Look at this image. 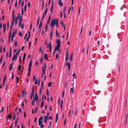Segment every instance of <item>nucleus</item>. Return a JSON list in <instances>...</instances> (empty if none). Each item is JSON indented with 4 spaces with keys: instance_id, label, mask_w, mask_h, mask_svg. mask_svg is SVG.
Instances as JSON below:
<instances>
[{
    "instance_id": "obj_1",
    "label": "nucleus",
    "mask_w": 128,
    "mask_h": 128,
    "mask_svg": "<svg viewBox=\"0 0 128 128\" xmlns=\"http://www.w3.org/2000/svg\"><path fill=\"white\" fill-rule=\"evenodd\" d=\"M32 93H31L30 94V100H32V96H34V88L33 86H32Z\"/></svg>"
},
{
    "instance_id": "obj_2",
    "label": "nucleus",
    "mask_w": 128,
    "mask_h": 128,
    "mask_svg": "<svg viewBox=\"0 0 128 128\" xmlns=\"http://www.w3.org/2000/svg\"><path fill=\"white\" fill-rule=\"evenodd\" d=\"M56 42L57 44V45L56 46H58V47H60V39H57L56 40Z\"/></svg>"
},
{
    "instance_id": "obj_3",
    "label": "nucleus",
    "mask_w": 128,
    "mask_h": 128,
    "mask_svg": "<svg viewBox=\"0 0 128 128\" xmlns=\"http://www.w3.org/2000/svg\"><path fill=\"white\" fill-rule=\"evenodd\" d=\"M56 20L54 19V20H53V19H52V22L50 23V25H52L54 26L56 24Z\"/></svg>"
},
{
    "instance_id": "obj_4",
    "label": "nucleus",
    "mask_w": 128,
    "mask_h": 128,
    "mask_svg": "<svg viewBox=\"0 0 128 128\" xmlns=\"http://www.w3.org/2000/svg\"><path fill=\"white\" fill-rule=\"evenodd\" d=\"M22 21V18L21 16H20V21L19 23V26L20 27L21 25V23Z\"/></svg>"
},
{
    "instance_id": "obj_5",
    "label": "nucleus",
    "mask_w": 128,
    "mask_h": 128,
    "mask_svg": "<svg viewBox=\"0 0 128 128\" xmlns=\"http://www.w3.org/2000/svg\"><path fill=\"white\" fill-rule=\"evenodd\" d=\"M66 66H68V70L69 71L70 68V63L69 62H67L66 64Z\"/></svg>"
},
{
    "instance_id": "obj_6",
    "label": "nucleus",
    "mask_w": 128,
    "mask_h": 128,
    "mask_svg": "<svg viewBox=\"0 0 128 128\" xmlns=\"http://www.w3.org/2000/svg\"><path fill=\"white\" fill-rule=\"evenodd\" d=\"M43 86H44V83L43 81L42 80L41 82V87L40 89V90L42 91V90L43 89Z\"/></svg>"
},
{
    "instance_id": "obj_7",
    "label": "nucleus",
    "mask_w": 128,
    "mask_h": 128,
    "mask_svg": "<svg viewBox=\"0 0 128 128\" xmlns=\"http://www.w3.org/2000/svg\"><path fill=\"white\" fill-rule=\"evenodd\" d=\"M44 95H43L42 98V101L41 103V108H42L44 106Z\"/></svg>"
},
{
    "instance_id": "obj_8",
    "label": "nucleus",
    "mask_w": 128,
    "mask_h": 128,
    "mask_svg": "<svg viewBox=\"0 0 128 128\" xmlns=\"http://www.w3.org/2000/svg\"><path fill=\"white\" fill-rule=\"evenodd\" d=\"M53 0H52V4L51 5L50 9V12L51 13V14H52V13L53 11Z\"/></svg>"
},
{
    "instance_id": "obj_9",
    "label": "nucleus",
    "mask_w": 128,
    "mask_h": 128,
    "mask_svg": "<svg viewBox=\"0 0 128 128\" xmlns=\"http://www.w3.org/2000/svg\"><path fill=\"white\" fill-rule=\"evenodd\" d=\"M47 10H48V8H47L46 9V10L44 12V13L43 14L42 16L44 17H45V16H46L47 14Z\"/></svg>"
},
{
    "instance_id": "obj_10",
    "label": "nucleus",
    "mask_w": 128,
    "mask_h": 128,
    "mask_svg": "<svg viewBox=\"0 0 128 128\" xmlns=\"http://www.w3.org/2000/svg\"><path fill=\"white\" fill-rule=\"evenodd\" d=\"M58 114L57 113L56 114V120H55V123H57V121L58 120Z\"/></svg>"
},
{
    "instance_id": "obj_11",
    "label": "nucleus",
    "mask_w": 128,
    "mask_h": 128,
    "mask_svg": "<svg viewBox=\"0 0 128 128\" xmlns=\"http://www.w3.org/2000/svg\"><path fill=\"white\" fill-rule=\"evenodd\" d=\"M38 99V95L36 94V93L35 94V97L34 98V100H36V99Z\"/></svg>"
},
{
    "instance_id": "obj_12",
    "label": "nucleus",
    "mask_w": 128,
    "mask_h": 128,
    "mask_svg": "<svg viewBox=\"0 0 128 128\" xmlns=\"http://www.w3.org/2000/svg\"><path fill=\"white\" fill-rule=\"evenodd\" d=\"M17 56H16L15 54H14V56L12 59V61H13L15 59H16L17 58Z\"/></svg>"
},
{
    "instance_id": "obj_13",
    "label": "nucleus",
    "mask_w": 128,
    "mask_h": 128,
    "mask_svg": "<svg viewBox=\"0 0 128 128\" xmlns=\"http://www.w3.org/2000/svg\"><path fill=\"white\" fill-rule=\"evenodd\" d=\"M13 64L12 63L10 64V66L9 68V71H10L12 70V66Z\"/></svg>"
},
{
    "instance_id": "obj_14",
    "label": "nucleus",
    "mask_w": 128,
    "mask_h": 128,
    "mask_svg": "<svg viewBox=\"0 0 128 128\" xmlns=\"http://www.w3.org/2000/svg\"><path fill=\"white\" fill-rule=\"evenodd\" d=\"M28 37L27 38L26 40V41L27 42L28 41V40L30 38V32H28Z\"/></svg>"
},
{
    "instance_id": "obj_15",
    "label": "nucleus",
    "mask_w": 128,
    "mask_h": 128,
    "mask_svg": "<svg viewBox=\"0 0 128 128\" xmlns=\"http://www.w3.org/2000/svg\"><path fill=\"white\" fill-rule=\"evenodd\" d=\"M60 48V47H58V46H55L54 52H56V50H58Z\"/></svg>"
},
{
    "instance_id": "obj_16",
    "label": "nucleus",
    "mask_w": 128,
    "mask_h": 128,
    "mask_svg": "<svg viewBox=\"0 0 128 128\" xmlns=\"http://www.w3.org/2000/svg\"><path fill=\"white\" fill-rule=\"evenodd\" d=\"M16 32H17V30L16 29L15 30V31L13 32V34L12 35V37H14V36H15V34H16Z\"/></svg>"
},
{
    "instance_id": "obj_17",
    "label": "nucleus",
    "mask_w": 128,
    "mask_h": 128,
    "mask_svg": "<svg viewBox=\"0 0 128 128\" xmlns=\"http://www.w3.org/2000/svg\"><path fill=\"white\" fill-rule=\"evenodd\" d=\"M68 54H66V61H67L68 59Z\"/></svg>"
},
{
    "instance_id": "obj_18",
    "label": "nucleus",
    "mask_w": 128,
    "mask_h": 128,
    "mask_svg": "<svg viewBox=\"0 0 128 128\" xmlns=\"http://www.w3.org/2000/svg\"><path fill=\"white\" fill-rule=\"evenodd\" d=\"M6 118H10V119H11L12 118V117L11 116V115L10 114H9L8 115V116H6Z\"/></svg>"
},
{
    "instance_id": "obj_19",
    "label": "nucleus",
    "mask_w": 128,
    "mask_h": 128,
    "mask_svg": "<svg viewBox=\"0 0 128 128\" xmlns=\"http://www.w3.org/2000/svg\"><path fill=\"white\" fill-rule=\"evenodd\" d=\"M58 5L59 6H63L62 3V2L60 1H58Z\"/></svg>"
},
{
    "instance_id": "obj_20",
    "label": "nucleus",
    "mask_w": 128,
    "mask_h": 128,
    "mask_svg": "<svg viewBox=\"0 0 128 128\" xmlns=\"http://www.w3.org/2000/svg\"><path fill=\"white\" fill-rule=\"evenodd\" d=\"M44 0L42 1V11H43L44 7Z\"/></svg>"
},
{
    "instance_id": "obj_21",
    "label": "nucleus",
    "mask_w": 128,
    "mask_h": 128,
    "mask_svg": "<svg viewBox=\"0 0 128 128\" xmlns=\"http://www.w3.org/2000/svg\"><path fill=\"white\" fill-rule=\"evenodd\" d=\"M50 19H51V16L50 15L49 18H48V21L47 22V24H48L49 23H50Z\"/></svg>"
},
{
    "instance_id": "obj_22",
    "label": "nucleus",
    "mask_w": 128,
    "mask_h": 128,
    "mask_svg": "<svg viewBox=\"0 0 128 128\" xmlns=\"http://www.w3.org/2000/svg\"><path fill=\"white\" fill-rule=\"evenodd\" d=\"M22 97L24 98L25 97V92L24 90H23L22 92V94L21 96Z\"/></svg>"
},
{
    "instance_id": "obj_23",
    "label": "nucleus",
    "mask_w": 128,
    "mask_h": 128,
    "mask_svg": "<svg viewBox=\"0 0 128 128\" xmlns=\"http://www.w3.org/2000/svg\"><path fill=\"white\" fill-rule=\"evenodd\" d=\"M42 23L41 21H40V24L39 26L38 29H40L41 28V27L42 26Z\"/></svg>"
},
{
    "instance_id": "obj_24",
    "label": "nucleus",
    "mask_w": 128,
    "mask_h": 128,
    "mask_svg": "<svg viewBox=\"0 0 128 128\" xmlns=\"http://www.w3.org/2000/svg\"><path fill=\"white\" fill-rule=\"evenodd\" d=\"M49 48L50 50V52H51V49H52V45L51 44V43L50 42H49Z\"/></svg>"
},
{
    "instance_id": "obj_25",
    "label": "nucleus",
    "mask_w": 128,
    "mask_h": 128,
    "mask_svg": "<svg viewBox=\"0 0 128 128\" xmlns=\"http://www.w3.org/2000/svg\"><path fill=\"white\" fill-rule=\"evenodd\" d=\"M18 19L17 18H15V22L16 25L18 24Z\"/></svg>"
},
{
    "instance_id": "obj_26",
    "label": "nucleus",
    "mask_w": 128,
    "mask_h": 128,
    "mask_svg": "<svg viewBox=\"0 0 128 128\" xmlns=\"http://www.w3.org/2000/svg\"><path fill=\"white\" fill-rule=\"evenodd\" d=\"M72 56H73V54H72L70 57L69 59V61L70 62H72Z\"/></svg>"
},
{
    "instance_id": "obj_27",
    "label": "nucleus",
    "mask_w": 128,
    "mask_h": 128,
    "mask_svg": "<svg viewBox=\"0 0 128 128\" xmlns=\"http://www.w3.org/2000/svg\"><path fill=\"white\" fill-rule=\"evenodd\" d=\"M26 56V53H24V54L23 57V61L24 62V61L25 59V57Z\"/></svg>"
},
{
    "instance_id": "obj_28",
    "label": "nucleus",
    "mask_w": 128,
    "mask_h": 128,
    "mask_svg": "<svg viewBox=\"0 0 128 128\" xmlns=\"http://www.w3.org/2000/svg\"><path fill=\"white\" fill-rule=\"evenodd\" d=\"M56 26L57 27H58V20L57 19H56Z\"/></svg>"
},
{
    "instance_id": "obj_29",
    "label": "nucleus",
    "mask_w": 128,
    "mask_h": 128,
    "mask_svg": "<svg viewBox=\"0 0 128 128\" xmlns=\"http://www.w3.org/2000/svg\"><path fill=\"white\" fill-rule=\"evenodd\" d=\"M63 101V100H62L61 102V105H60V108L61 110H62V106Z\"/></svg>"
},
{
    "instance_id": "obj_30",
    "label": "nucleus",
    "mask_w": 128,
    "mask_h": 128,
    "mask_svg": "<svg viewBox=\"0 0 128 128\" xmlns=\"http://www.w3.org/2000/svg\"><path fill=\"white\" fill-rule=\"evenodd\" d=\"M4 109V106H2V107L0 111V114L2 113L3 112V111Z\"/></svg>"
},
{
    "instance_id": "obj_31",
    "label": "nucleus",
    "mask_w": 128,
    "mask_h": 128,
    "mask_svg": "<svg viewBox=\"0 0 128 128\" xmlns=\"http://www.w3.org/2000/svg\"><path fill=\"white\" fill-rule=\"evenodd\" d=\"M21 65H20L18 67V72L20 71V69H21Z\"/></svg>"
},
{
    "instance_id": "obj_32",
    "label": "nucleus",
    "mask_w": 128,
    "mask_h": 128,
    "mask_svg": "<svg viewBox=\"0 0 128 128\" xmlns=\"http://www.w3.org/2000/svg\"><path fill=\"white\" fill-rule=\"evenodd\" d=\"M14 10H13V12H12V18H14L15 17V15H14Z\"/></svg>"
},
{
    "instance_id": "obj_33",
    "label": "nucleus",
    "mask_w": 128,
    "mask_h": 128,
    "mask_svg": "<svg viewBox=\"0 0 128 128\" xmlns=\"http://www.w3.org/2000/svg\"><path fill=\"white\" fill-rule=\"evenodd\" d=\"M44 59H46V60H47V59H48V57H47V54H46L45 55H44Z\"/></svg>"
},
{
    "instance_id": "obj_34",
    "label": "nucleus",
    "mask_w": 128,
    "mask_h": 128,
    "mask_svg": "<svg viewBox=\"0 0 128 128\" xmlns=\"http://www.w3.org/2000/svg\"><path fill=\"white\" fill-rule=\"evenodd\" d=\"M20 49H19L18 50L17 52L16 53V54H15L16 55V56H17L18 54L20 53Z\"/></svg>"
},
{
    "instance_id": "obj_35",
    "label": "nucleus",
    "mask_w": 128,
    "mask_h": 128,
    "mask_svg": "<svg viewBox=\"0 0 128 128\" xmlns=\"http://www.w3.org/2000/svg\"><path fill=\"white\" fill-rule=\"evenodd\" d=\"M38 125L39 126H40V124H42V122L41 121H40V120H38Z\"/></svg>"
},
{
    "instance_id": "obj_36",
    "label": "nucleus",
    "mask_w": 128,
    "mask_h": 128,
    "mask_svg": "<svg viewBox=\"0 0 128 128\" xmlns=\"http://www.w3.org/2000/svg\"><path fill=\"white\" fill-rule=\"evenodd\" d=\"M74 87H72L70 88V92L72 91L73 92H74Z\"/></svg>"
},
{
    "instance_id": "obj_37",
    "label": "nucleus",
    "mask_w": 128,
    "mask_h": 128,
    "mask_svg": "<svg viewBox=\"0 0 128 128\" xmlns=\"http://www.w3.org/2000/svg\"><path fill=\"white\" fill-rule=\"evenodd\" d=\"M56 36H58V37H59V33L58 32V31L57 30H56Z\"/></svg>"
},
{
    "instance_id": "obj_38",
    "label": "nucleus",
    "mask_w": 128,
    "mask_h": 128,
    "mask_svg": "<svg viewBox=\"0 0 128 128\" xmlns=\"http://www.w3.org/2000/svg\"><path fill=\"white\" fill-rule=\"evenodd\" d=\"M19 80V78L17 76H16V82L17 84L18 83V81Z\"/></svg>"
},
{
    "instance_id": "obj_39",
    "label": "nucleus",
    "mask_w": 128,
    "mask_h": 128,
    "mask_svg": "<svg viewBox=\"0 0 128 128\" xmlns=\"http://www.w3.org/2000/svg\"><path fill=\"white\" fill-rule=\"evenodd\" d=\"M6 24H3V28H6Z\"/></svg>"
},
{
    "instance_id": "obj_40",
    "label": "nucleus",
    "mask_w": 128,
    "mask_h": 128,
    "mask_svg": "<svg viewBox=\"0 0 128 128\" xmlns=\"http://www.w3.org/2000/svg\"><path fill=\"white\" fill-rule=\"evenodd\" d=\"M26 5H27L26 4V5L24 6V11L25 12L26 11Z\"/></svg>"
},
{
    "instance_id": "obj_41",
    "label": "nucleus",
    "mask_w": 128,
    "mask_h": 128,
    "mask_svg": "<svg viewBox=\"0 0 128 128\" xmlns=\"http://www.w3.org/2000/svg\"><path fill=\"white\" fill-rule=\"evenodd\" d=\"M39 20H40V17H38V21H37V22L36 25V27L37 26H38V24L39 22Z\"/></svg>"
},
{
    "instance_id": "obj_42",
    "label": "nucleus",
    "mask_w": 128,
    "mask_h": 128,
    "mask_svg": "<svg viewBox=\"0 0 128 128\" xmlns=\"http://www.w3.org/2000/svg\"><path fill=\"white\" fill-rule=\"evenodd\" d=\"M72 76L74 77L75 78H76V74L75 73H74L72 75Z\"/></svg>"
},
{
    "instance_id": "obj_43",
    "label": "nucleus",
    "mask_w": 128,
    "mask_h": 128,
    "mask_svg": "<svg viewBox=\"0 0 128 128\" xmlns=\"http://www.w3.org/2000/svg\"><path fill=\"white\" fill-rule=\"evenodd\" d=\"M19 35L21 37H22V34L21 32H20L19 33Z\"/></svg>"
},
{
    "instance_id": "obj_44",
    "label": "nucleus",
    "mask_w": 128,
    "mask_h": 128,
    "mask_svg": "<svg viewBox=\"0 0 128 128\" xmlns=\"http://www.w3.org/2000/svg\"><path fill=\"white\" fill-rule=\"evenodd\" d=\"M17 41H15L14 43V46L16 47L17 46Z\"/></svg>"
},
{
    "instance_id": "obj_45",
    "label": "nucleus",
    "mask_w": 128,
    "mask_h": 128,
    "mask_svg": "<svg viewBox=\"0 0 128 128\" xmlns=\"http://www.w3.org/2000/svg\"><path fill=\"white\" fill-rule=\"evenodd\" d=\"M43 119V118L42 116H40L38 120H40V121H41V120H42Z\"/></svg>"
},
{
    "instance_id": "obj_46",
    "label": "nucleus",
    "mask_w": 128,
    "mask_h": 128,
    "mask_svg": "<svg viewBox=\"0 0 128 128\" xmlns=\"http://www.w3.org/2000/svg\"><path fill=\"white\" fill-rule=\"evenodd\" d=\"M48 29V26L46 24L45 26V31H46Z\"/></svg>"
},
{
    "instance_id": "obj_47",
    "label": "nucleus",
    "mask_w": 128,
    "mask_h": 128,
    "mask_svg": "<svg viewBox=\"0 0 128 128\" xmlns=\"http://www.w3.org/2000/svg\"><path fill=\"white\" fill-rule=\"evenodd\" d=\"M14 24H11V26L10 27V30H12V28L13 26L14 25Z\"/></svg>"
},
{
    "instance_id": "obj_48",
    "label": "nucleus",
    "mask_w": 128,
    "mask_h": 128,
    "mask_svg": "<svg viewBox=\"0 0 128 128\" xmlns=\"http://www.w3.org/2000/svg\"><path fill=\"white\" fill-rule=\"evenodd\" d=\"M6 79V76H5L4 77V78L3 81L5 82Z\"/></svg>"
},
{
    "instance_id": "obj_49",
    "label": "nucleus",
    "mask_w": 128,
    "mask_h": 128,
    "mask_svg": "<svg viewBox=\"0 0 128 128\" xmlns=\"http://www.w3.org/2000/svg\"><path fill=\"white\" fill-rule=\"evenodd\" d=\"M52 84V83L51 82H49L48 85V86L49 87L50 86H51Z\"/></svg>"
},
{
    "instance_id": "obj_50",
    "label": "nucleus",
    "mask_w": 128,
    "mask_h": 128,
    "mask_svg": "<svg viewBox=\"0 0 128 128\" xmlns=\"http://www.w3.org/2000/svg\"><path fill=\"white\" fill-rule=\"evenodd\" d=\"M22 107L23 108H24V102H22Z\"/></svg>"
},
{
    "instance_id": "obj_51",
    "label": "nucleus",
    "mask_w": 128,
    "mask_h": 128,
    "mask_svg": "<svg viewBox=\"0 0 128 128\" xmlns=\"http://www.w3.org/2000/svg\"><path fill=\"white\" fill-rule=\"evenodd\" d=\"M48 117L46 116H44V120H47L48 119Z\"/></svg>"
},
{
    "instance_id": "obj_52",
    "label": "nucleus",
    "mask_w": 128,
    "mask_h": 128,
    "mask_svg": "<svg viewBox=\"0 0 128 128\" xmlns=\"http://www.w3.org/2000/svg\"><path fill=\"white\" fill-rule=\"evenodd\" d=\"M83 29V26H82V28H81V31H80V34H82V31Z\"/></svg>"
},
{
    "instance_id": "obj_53",
    "label": "nucleus",
    "mask_w": 128,
    "mask_h": 128,
    "mask_svg": "<svg viewBox=\"0 0 128 128\" xmlns=\"http://www.w3.org/2000/svg\"><path fill=\"white\" fill-rule=\"evenodd\" d=\"M14 18H12V21L11 24H14Z\"/></svg>"
},
{
    "instance_id": "obj_54",
    "label": "nucleus",
    "mask_w": 128,
    "mask_h": 128,
    "mask_svg": "<svg viewBox=\"0 0 128 128\" xmlns=\"http://www.w3.org/2000/svg\"><path fill=\"white\" fill-rule=\"evenodd\" d=\"M34 99H33L32 100V105L33 106L34 105Z\"/></svg>"
},
{
    "instance_id": "obj_55",
    "label": "nucleus",
    "mask_w": 128,
    "mask_h": 128,
    "mask_svg": "<svg viewBox=\"0 0 128 128\" xmlns=\"http://www.w3.org/2000/svg\"><path fill=\"white\" fill-rule=\"evenodd\" d=\"M42 60L43 59L42 58H41L40 59V61L41 63H42Z\"/></svg>"
},
{
    "instance_id": "obj_56",
    "label": "nucleus",
    "mask_w": 128,
    "mask_h": 128,
    "mask_svg": "<svg viewBox=\"0 0 128 128\" xmlns=\"http://www.w3.org/2000/svg\"><path fill=\"white\" fill-rule=\"evenodd\" d=\"M71 9V7H70L69 8V11H68V14H70V11Z\"/></svg>"
},
{
    "instance_id": "obj_57",
    "label": "nucleus",
    "mask_w": 128,
    "mask_h": 128,
    "mask_svg": "<svg viewBox=\"0 0 128 128\" xmlns=\"http://www.w3.org/2000/svg\"><path fill=\"white\" fill-rule=\"evenodd\" d=\"M38 108V106H36L35 108V113H36V112H37V110Z\"/></svg>"
},
{
    "instance_id": "obj_58",
    "label": "nucleus",
    "mask_w": 128,
    "mask_h": 128,
    "mask_svg": "<svg viewBox=\"0 0 128 128\" xmlns=\"http://www.w3.org/2000/svg\"><path fill=\"white\" fill-rule=\"evenodd\" d=\"M41 54L42 55V56H43L44 55V51H43V50H42L41 51Z\"/></svg>"
},
{
    "instance_id": "obj_59",
    "label": "nucleus",
    "mask_w": 128,
    "mask_h": 128,
    "mask_svg": "<svg viewBox=\"0 0 128 128\" xmlns=\"http://www.w3.org/2000/svg\"><path fill=\"white\" fill-rule=\"evenodd\" d=\"M58 57V53H57L56 55V59H57Z\"/></svg>"
},
{
    "instance_id": "obj_60",
    "label": "nucleus",
    "mask_w": 128,
    "mask_h": 128,
    "mask_svg": "<svg viewBox=\"0 0 128 128\" xmlns=\"http://www.w3.org/2000/svg\"><path fill=\"white\" fill-rule=\"evenodd\" d=\"M17 2H18L17 0H16V2L15 4V6L16 7V6H17Z\"/></svg>"
},
{
    "instance_id": "obj_61",
    "label": "nucleus",
    "mask_w": 128,
    "mask_h": 128,
    "mask_svg": "<svg viewBox=\"0 0 128 128\" xmlns=\"http://www.w3.org/2000/svg\"><path fill=\"white\" fill-rule=\"evenodd\" d=\"M40 128H43L44 127V125L42 124H40Z\"/></svg>"
},
{
    "instance_id": "obj_62",
    "label": "nucleus",
    "mask_w": 128,
    "mask_h": 128,
    "mask_svg": "<svg viewBox=\"0 0 128 128\" xmlns=\"http://www.w3.org/2000/svg\"><path fill=\"white\" fill-rule=\"evenodd\" d=\"M27 35H28V34L27 33H26V34L25 36H24V39H26Z\"/></svg>"
},
{
    "instance_id": "obj_63",
    "label": "nucleus",
    "mask_w": 128,
    "mask_h": 128,
    "mask_svg": "<svg viewBox=\"0 0 128 128\" xmlns=\"http://www.w3.org/2000/svg\"><path fill=\"white\" fill-rule=\"evenodd\" d=\"M50 26H51L50 28L51 29H52L54 28V25H50Z\"/></svg>"
},
{
    "instance_id": "obj_64",
    "label": "nucleus",
    "mask_w": 128,
    "mask_h": 128,
    "mask_svg": "<svg viewBox=\"0 0 128 128\" xmlns=\"http://www.w3.org/2000/svg\"><path fill=\"white\" fill-rule=\"evenodd\" d=\"M36 76H34L33 77V81H34L35 80H36Z\"/></svg>"
}]
</instances>
